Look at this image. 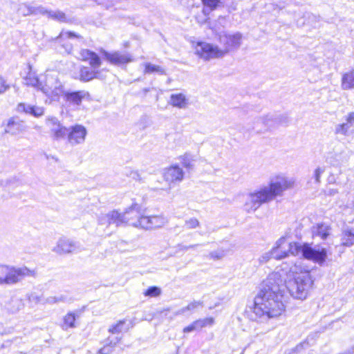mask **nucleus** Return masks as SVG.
I'll return each mask as SVG.
<instances>
[{
	"label": "nucleus",
	"instance_id": "nucleus-35",
	"mask_svg": "<svg viewBox=\"0 0 354 354\" xmlns=\"http://www.w3.org/2000/svg\"><path fill=\"white\" fill-rule=\"evenodd\" d=\"M145 73H158L159 74H164L165 70L160 66L151 64L150 63L145 64Z\"/></svg>",
	"mask_w": 354,
	"mask_h": 354
},
{
	"label": "nucleus",
	"instance_id": "nucleus-43",
	"mask_svg": "<svg viewBox=\"0 0 354 354\" xmlns=\"http://www.w3.org/2000/svg\"><path fill=\"white\" fill-rule=\"evenodd\" d=\"M225 256V252L223 250L213 251L209 254L211 259L214 260H220Z\"/></svg>",
	"mask_w": 354,
	"mask_h": 354
},
{
	"label": "nucleus",
	"instance_id": "nucleus-42",
	"mask_svg": "<svg viewBox=\"0 0 354 354\" xmlns=\"http://www.w3.org/2000/svg\"><path fill=\"white\" fill-rule=\"evenodd\" d=\"M203 4L209 8V10H214L219 3V0H202Z\"/></svg>",
	"mask_w": 354,
	"mask_h": 354
},
{
	"label": "nucleus",
	"instance_id": "nucleus-20",
	"mask_svg": "<svg viewBox=\"0 0 354 354\" xmlns=\"http://www.w3.org/2000/svg\"><path fill=\"white\" fill-rule=\"evenodd\" d=\"M64 94L67 102L75 105H80L82 99L89 95L88 93L85 91L66 92Z\"/></svg>",
	"mask_w": 354,
	"mask_h": 354
},
{
	"label": "nucleus",
	"instance_id": "nucleus-50",
	"mask_svg": "<svg viewBox=\"0 0 354 354\" xmlns=\"http://www.w3.org/2000/svg\"><path fill=\"white\" fill-rule=\"evenodd\" d=\"M64 48H66V51L68 53H71V51H72V46L71 45H68L67 44L66 46H64Z\"/></svg>",
	"mask_w": 354,
	"mask_h": 354
},
{
	"label": "nucleus",
	"instance_id": "nucleus-14",
	"mask_svg": "<svg viewBox=\"0 0 354 354\" xmlns=\"http://www.w3.org/2000/svg\"><path fill=\"white\" fill-rule=\"evenodd\" d=\"M286 241V236H281L276 241L274 246L271 249V254H272L273 259L281 260L288 257V252L284 247Z\"/></svg>",
	"mask_w": 354,
	"mask_h": 354
},
{
	"label": "nucleus",
	"instance_id": "nucleus-21",
	"mask_svg": "<svg viewBox=\"0 0 354 354\" xmlns=\"http://www.w3.org/2000/svg\"><path fill=\"white\" fill-rule=\"evenodd\" d=\"M214 322L213 318H205L198 319L192 322L190 325L183 328L184 333H190L194 330H200L207 325H212Z\"/></svg>",
	"mask_w": 354,
	"mask_h": 354
},
{
	"label": "nucleus",
	"instance_id": "nucleus-51",
	"mask_svg": "<svg viewBox=\"0 0 354 354\" xmlns=\"http://www.w3.org/2000/svg\"><path fill=\"white\" fill-rule=\"evenodd\" d=\"M198 245V244L189 245L186 246V248L187 249H194L196 247H197Z\"/></svg>",
	"mask_w": 354,
	"mask_h": 354
},
{
	"label": "nucleus",
	"instance_id": "nucleus-39",
	"mask_svg": "<svg viewBox=\"0 0 354 354\" xmlns=\"http://www.w3.org/2000/svg\"><path fill=\"white\" fill-rule=\"evenodd\" d=\"M160 294V288L156 286H151L144 292L145 296L150 297H156L159 296Z\"/></svg>",
	"mask_w": 354,
	"mask_h": 354
},
{
	"label": "nucleus",
	"instance_id": "nucleus-12",
	"mask_svg": "<svg viewBox=\"0 0 354 354\" xmlns=\"http://www.w3.org/2000/svg\"><path fill=\"white\" fill-rule=\"evenodd\" d=\"M47 125L50 127V133L56 140L64 138L66 136L68 129L62 126L56 118H49L46 120Z\"/></svg>",
	"mask_w": 354,
	"mask_h": 354
},
{
	"label": "nucleus",
	"instance_id": "nucleus-9",
	"mask_svg": "<svg viewBox=\"0 0 354 354\" xmlns=\"http://www.w3.org/2000/svg\"><path fill=\"white\" fill-rule=\"evenodd\" d=\"M80 245L77 242L65 237L60 238L52 251L59 255H65L75 253L80 251Z\"/></svg>",
	"mask_w": 354,
	"mask_h": 354
},
{
	"label": "nucleus",
	"instance_id": "nucleus-30",
	"mask_svg": "<svg viewBox=\"0 0 354 354\" xmlns=\"http://www.w3.org/2000/svg\"><path fill=\"white\" fill-rule=\"evenodd\" d=\"M203 301H194L191 303H189L187 306L180 308L178 311H176L174 314L175 315H183L187 311H193L196 309H197L198 307L203 306Z\"/></svg>",
	"mask_w": 354,
	"mask_h": 354
},
{
	"label": "nucleus",
	"instance_id": "nucleus-24",
	"mask_svg": "<svg viewBox=\"0 0 354 354\" xmlns=\"http://www.w3.org/2000/svg\"><path fill=\"white\" fill-rule=\"evenodd\" d=\"M342 245L350 247L354 244V228L347 227L342 234Z\"/></svg>",
	"mask_w": 354,
	"mask_h": 354
},
{
	"label": "nucleus",
	"instance_id": "nucleus-34",
	"mask_svg": "<svg viewBox=\"0 0 354 354\" xmlns=\"http://www.w3.org/2000/svg\"><path fill=\"white\" fill-rule=\"evenodd\" d=\"M71 38H77V39H82V36L80 35L76 34L74 32L71 31H62L59 36L56 38L57 40L59 41L60 42L64 41L66 39H71Z\"/></svg>",
	"mask_w": 354,
	"mask_h": 354
},
{
	"label": "nucleus",
	"instance_id": "nucleus-2",
	"mask_svg": "<svg viewBox=\"0 0 354 354\" xmlns=\"http://www.w3.org/2000/svg\"><path fill=\"white\" fill-rule=\"evenodd\" d=\"M295 184L293 178L283 174L272 177L268 185L248 195L244 204V209L248 213L255 212L263 203H269L277 196H281L286 190L293 188Z\"/></svg>",
	"mask_w": 354,
	"mask_h": 354
},
{
	"label": "nucleus",
	"instance_id": "nucleus-46",
	"mask_svg": "<svg viewBox=\"0 0 354 354\" xmlns=\"http://www.w3.org/2000/svg\"><path fill=\"white\" fill-rule=\"evenodd\" d=\"M324 171H325V169L323 167H317L315 170L314 174H313V178H315V182L317 183H320V177H321L322 174L324 172Z\"/></svg>",
	"mask_w": 354,
	"mask_h": 354
},
{
	"label": "nucleus",
	"instance_id": "nucleus-37",
	"mask_svg": "<svg viewBox=\"0 0 354 354\" xmlns=\"http://www.w3.org/2000/svg\"><path fill=\"white\" fill-rule=\"evenodd\" d=\"M125 320L119 321L117 324L109 328V332L113 334H118L122 332Z\"/></svg>",
	"mask_w": 354,
	"mask_h": 354
},
{
	"label": "nucleus",
	"instance_id": "nucleus-11",
	"mask_svg": "<svg viewBox=\"0 0 354 354\" xmlns=\"http://www.w3.org/2000/svg\"><path fill=\"white\" fill-rule=\"evenodd\" d=\"M257 121L261 122L269 128H274L279 125L287 124L289 122V118L285 114H267L257 118Z\"/></svg>",
	"mask_w": 354,
	"mask_h": 354
},
{
	"label": "nucleus",
	"instance_id": "nucleus-55",
	"mask_svg": "<svg viewBox=\"0 0 354 354\" xmlns=\"http://www.w3.org/2000/svg\"><path fill=\"white\" fill-rule=\"evenodd\" d=\"M164 311H169V309L168 308V309L164 310L161 313H163Z\"/></svg>",
	"mask_w": 354,
	"mask_h": 354
},
{
	"label": "nucleus",
	"instance_id": "nucleus-36",
	"mask_svg": "<svg viewBox=\"0 0 354 354\" xmlns=\"http://www.w3.org/2000/svg\"><path fill=\"white\" fill-rule=\"evenodd\" d=\"M86 62H88L91 68L94 69H98L101 65V59L100 57L94 52L91 56H89Z\"/></svg>",
	"mask_w": 354,
	"mask_h": 354
},
{
	"label": "nucleus",
	"instance_id": "nucleus-28",
	"mask_svg": "<svg viewBox=\"0 0 354 354\" xmlns=\"http://www.w3.org/2000/svg\"><path fill=\"white\" fill-rule=\"evenodd\" d=\"M178 160H180L181 165L187 169H192L194 167L193 162H194V158L193 156L189 153H185L183 155L178 157Z\"/></svg>",
	"mask_w": 354,
	"mask_h": 354
},
{
	"label": "nucleus",
	"instance_id": "nucleus-41",
	"mask_svg": "<svg viewBox=\"0 0 354 354\" xmlns=\"http://www.w3.org/2000/svg\"><path fill=\"white\" fill-rule=\"evenodd\" d=\"M93 53V51H91L90 50H88V49H82L79 52V55H78L77 58L80 60L86 62L89 57V56H91Z\"/></svg>",
	"mask_w": 354,
	"mask_h": 354
},
{
	"label": "nucleus",
	"instance_id": "nucleus-27",
	"mask_svg": "<svg viewBox=\"0 0 354 354\" xmlns=\"http://www.w3.org/2000/svg\"><path fill=\"white\" fill-rule=\"evenodd\" d=\"M24 84L27 86H31L32 87L37 88L39 90V88L42 86V83H41L37 77V76L32 72H29L26 77L24 79Z\"/></svg>",
	"mask_w": 354,
	"mask_h": 354
},
{
	"label": "nucleus",
	"instance_id": "nucleus-23",
	"mask_svg": "<svg viewBox=\"0 0 354 354\" xmlns=\"http://www.w3.org/2000/svg\"><path fill=\"white\" fill-rule=\"evenodd\" d=\"M341 87L343 90L354 89V69L343 74Z\"/></svg>",
	"mask_w": 354,
	"mask_h": 354
},
{
	"label": "nucleus",
	"instance_id": "nucleus-13",
	"mask_svg": "<svg viewBox=\"0 0 354 354\" xmlns=\"http://www.w3.org/2000/svg\"><path fill=\"white\" fill-rule=\"evenodd\" d=\"M184 178V171L178 165H173L165 169L164 179L168 183L181 182Z\"/></svg>",
	"mask_w": 354,
	"mask_h": 354
},
{
	"label": "nucleus",
	"instance_id": "nucleus-15",
	"mask_svg": "<svg viewBox=\"0 0 354 354\" xmlns=\"http://www.w3.org/2000/svg\"><path fill=\"white\" fill-rule=\"evenodd\" d=\"M105 58L112 64L120 65L132 62L131 56L127 53L120 52L108 53L104 51Z\"/></svg>",
	"mask_w": 354,
	"mask_h": 354
},
{
	"label": "nucleus",
	"instance_id": "nucleus-40",
	"mask_svg": "<svg viewBox=\"0 0 354 354\" xmlns=\"http://www.w3.org/2000/svg\"><path fill=\"white\" fill-rule=\"evenodd\" d=\"M199 226L200 222L196 218H190L185 221V227L188 230L196 229Z\"/></svg>",
	"mask_w": 354,
	"mask_h": 354
},
{
	"label": "nucleus",
	"instance_id": "nucleus-32",
	"mask_svg": "<svg viewBox=\"0 0 354 354\" xmlns=\"http://www.w3.org/2000/svg\"><path fill=\"white\" fill-rule=\"evenodd\" d=\"M46 15L52 19L57 20L60 22H66L67 19L64 12L60 10H48Z\"/></svg>",
	"mask_w": 354,
	"mask_h": 354
},
{
	"label": "nucleus",
	"instance_id": "nucleus-31",
	"mask_svg": "<svg viewBox=\"0 0 354 354\" xmlns=\"http://www.w3.org/2000/svg\"><path fill=\"white\" fill-rule=\"evenodd\" d=\"M121 338L115 337L113 340H109V344L100 348L97 354H110L113 352L114 347L120 341Z\"/></svg>",
	"mask_w": 354,
	"mask_h": 354
},
{
	"label": "nucleus",
	"instance_id": "nucleus-26",
	"mask_svg": "<svg viewBox=\"0 0 354 354\" xmlns=\"http://www.w3.org/2000/svg\"><path fill=\"white\" fill-rule=\"evenodd\" d=\"M68 301V297L66 295L59 294L57 295L49 296L44 298V304L50 305L57 304L59 303H65Z\"/></svg>",
	"mask_w": 354,
	"mask_h": 354
},
{
	"label": "nucleus",
	"instance_id": "nucleus-16",
	"mask_svg": "<svg viewBox=\"0 0 354 354\" xmlns=\"http://www.w3.org/2000/svg\"><path fill=\"white\" fill-rule=\"evenodd\" d=\"M19 113H24L32 115L36 118L41 117L44 114V108L42 106H32L26 103H19L17 106Z\"/></svg>",
	"mask_w": 354,
	"mask_h": 354
},
{
	"label": "nucleus",
	"instance_id": "nucleus-44",
	"mask_svg": "<svg viewBox=\"0 0 354 354\" xmlns=\"http://www.w3.org/2000/svg\"><path fill=\"white\" fill-rule=\"evenodd\" d=\"M272 258V254H271V250L268 252L263 253L259 258V261L260 263H266L270 259Z\"/></svg>",
	"mask_w": 354,
	"mask_h": 354
},
{
	"label": "nucleus",
	"instance_id": "nucleus-53",
	"mask_svg": "<svg viewBox=\"0 0 354 354\" xmlns=\"http://www.w3.org/2000/svg\"><path fill=\"white\" fill-rule=\"evenodd\" d=\"M186 246L187 245H180V247L181 248V250H187L188 249L186 248Z\"/></svg>",
	"mask_w": 354,
	"mask_h": 354
},
{
	"label": "nucleus",
	"instance_id": "nucleus-29",
	"mask_svg": "<svg viewBox=\"0 0 354 354\" xmlns=\"http://www.w3.org/2000/svg\"><path fill=\"white\" fill-rule=\"evenodd\" d=\"M77 316L74 313H67L63 319V324L62 326L64 330H67L68 328L75 327V319Z\"/></svg>",
	"mask_w": 354,
	"mask_h": 354
},
{
	"label": "nucleus",
	"instance_id": "nucleus-17",
	"mask_svg": "<svg viewBox=\"0 0 354 354\" xmlns=\"http://www.w3.org/2000/svg\"><path fill=\"white\" fill-rule=\"evenodd\" d=\"M18 12L23 16L26 17L39 14L44 15L47 12V10L42 6H32L28 3H22L19 6Z\"/></svg>",
	"mask_w": 354,
	"mask_h": 354
},
{
	"label": "nucleus",
	"instance_id": "nucleus-5",
	"mask_svg": "<svg viewBox=\"0 0 354 354\" xmlns=\"http://www.w3.org/2000/svg\"><path fill=\"white\" fill-rule=\"evenodd\" d=\"M287 252H288V255L292 254L297 256L301 254L304 258L319 263L325 261L326 257V252L324 249H322L321 250H315L307 245H301L297 242H290Z\"/></svg>",
	"mask_w": 354,
	"mask_h": 354
},
{
	"label": "nucleus",
	"instance_id": "nucleus-49",
	"mask_svg": "<svg viewBox=\"0 0 354 354\" xmlns=\"http://www.w3.org/2000/svg\"><path fill=\"white\" fill-rule=\"evenodd\" d=\"M338 193V191L337 189H328L326 191V194L328 196H334Z\"/></svg>",
	"mask_w": 354,
	"mask_h": 354
},
{
	"label": "nucleus",
	"instance_id": "nucleus-25",
	"mask_svg": "<svg viewBox=\"0 0 354 354\" xmlns=\"http://www.w3.org/2000/svg\"><path fill=\"white\" fill-rule=\"evenodd\" d=\"M330 227L328 225L321 223L317 224L316 227H313V233L315 236H318L322 239H326L329 235Z\"/></svg>",
	"mask_w": 354,
	"mask_h": 354
},
{
	"label": "nucleus",
	"instance_id": "nucleus-6",
	"mask_svg": "<svg viewBox=\"0 0 354 354\" xmlns=\"http://www.w3.org/2000/svg\"><path fill=\"white\" fill-rule=\"evenodd\" d=\"M39 90L54 100H58L64 93V86L56 73H46L44 84H42Z\"/></svg>",
	"mask_w": 354,
	"mask_h": 354
},
{
	"label": "nucleus",
	"instance_id": "nucleus-19",
	"mask_svg": "<svg viewBox=\"0 0 354 354\" xmlns=\"http://www.w3.org/2000/svg\"><path fill=\"white\" fill-rule=\"evenodd\" d=\"M25 130L26 127L24 124V122L16 120L14 118H11L8 120V123L5 128V132L12 135H16Z\"/></svg>",
	"mask_w": 354,
	"mask_h": 354
},
{
	"label": "nucleus",
	"instance_id": "nucleus-38",
	"mask_svg": "<svg viewBox=\"0 0 354 354\" xmlns=\"http://www.w3.org/2000/svg\"><path fill=\"white\" fill-rule=\"evenodd\" d=\"M350 128L351 126L347 122L343 124H337L335 127V133L337 134L346 136L347 135Z\"/></svg>",
	"mask_w": 354,
	"mask_h": 354
},
{
	"label": "nucleus",
	"instance_id": "nucleus-56",
	"mask_svg": "<svg viewBox=\"0 0 354 354\" xmlns=\"http://www.w3.org/2000/svg\"><path fill=\"white\" fill-rule=\"evenodd\" d=\"M203 12H204L205 13H206V9H205V8L203 10Z\"/></svg>",
	"mask_w": 354,
	"mask_h": 354
},
{
	"label": "nucleus",
	"instance_id": "nucleus-52",
	"mask_svg": "<svg viewBox=\"0 0 354 354\" xmlns=\"http://www.w3.org/2000/svg\"><path fill=\"white\" fill-rule=\"evenodd\" d=\"M306 344H308L306 343V342H304V343L301 344L300 345H297V347H296V350L299 351L300 347H303Z\"/></svg>",
	"mask_w": 354,
	"mask_h": 354
},
{
	"label": "nucleus",
	"instance_id": "nucleus-22",
	"mask_svg": "<svg viewBox=\"0 0 354 354\" xmlns=\"http://www.w3.org/2000/svg\"><path fill=\"white\" fill-rule=\"evenodd\" d=\"M169 103L178 109H185L187 105V99L183 93H174L170 96Z\"/></svg>",
	"mask_w": 354,
	"mask_h": 354
},
{
	"label": "nucleus",
	"instance_id": "nucleus-33",
	"mask_svg": "<svg viewBox=\"0 0 354 354\" xmlns=\"http://www.w3.org/2000/svg\"><path fill=\"white\" fill-rule=\"evenodd\" d=\"M24 307V303L22 299L14 298L11 299L9 309L15 313L23 309Z\"/></svg>",
	"mask_w": 354,
	"mask_h": 354
},
{
	"label": "nucleus",
	"instance_id": "nucleus-47",
	"mask_svg": "<svg viewBox=\"0 0 354 354\" xmlns=\"http://www.w3.org/2000/svg\"><path fill=\"white\" fill-rule=\"evenodd\" d=\"M29 300L35 303H39L41 301L44 303V299H42L41 296L33 293L29 296Z\"/></svg>",
	"mask_w": 354,
	"mask_h": 354
},
{
	"label": "nucleus",
	"instance_id": "nucleus-48",
	"mask_svg": "<svg viewBox=\"0 0 354 354\" xmlns=\"http://www.w3.org/2000/svg\"><path fill=\"white\" fill-rule=\"evenodd\" d=\"M346 122L350 124L351 127L354 126V112L349 113L346 117Z\"/></svg>",
	"mask_w": 354,
	"mask_h": 354
},
{
	"label": "nucleus",
	"instance_id": "nucleus-10",
	"mask_svg": "<svg viewBox=\"0 0 354 354\" xmlns=\"http://www.w3.org/2000/svg\"><path fill=\"white\" fill-rule=\"evenodd\" d=\"M87 135L86 129L81 124H75L68 129L67 140L71 146L83 144Z\"/></svg>",
	"mask_w": 354,
	"mask_h": 354
},
{
	"label": "nucleus",
	"instance_id": "nucleus-8",
	"mask_svg": "<svg viewBox=\"0 0 354 354\" xmlns=\"http://www.w3.org/2000/svg\"><path fill=\"white\" fill-rule=\"evenodd\" d=\"M167 223V219L163 215L138 216L130 223V225L147 230H152L164 227Z\"/></svg>",
	"mask_w": 354,
	"mask_h": 354
},
{
	"label": "nucleus",
	"instance_id": "nucleus-7",
	"mask_svg": "<svg viewBox=\"0 0 354 354\" xmlns=\"http://www.w3.org/2000/svg\"><path fill=\"white\" fill-rule=\"evenodd\" d=\"M137 205H132L124 214H120L118 211L113 210L107 214H102L98 218V223L102 225H110L115 224L119 226L124 222H128L129 224L133 222V220L129 216L134 213V209Z\"/></svg>",
	"mask_w": 354,
	"mask_h": 354
},
{
	"label": "nucleus",
	"instance_id": "nucleus-45",
	"mask_svg": "<svg viewBox=\"0 0 354 354\" xmlns=\"http://www.w3.org/2000/svg\"><path fill=\"white\" fill-rule=\"evenodd\" d=\"M10 88V85L7 84L6 80L0 76V94L4 93Z\"/></svg>",
	"mask_w": 354,
	"mask_h": 354
},
{
	"label": "nucleus",
	"instance_id": "nucleus-1",
	"mask_svg": "<svg viewBox=\"0 0 354 354\" xmlns=\"http://www.w3.org/2000/svg\"><path fill=\"white\" fill-rule=\"evenodd\" d=\"M313 284L308 269L297 262L288 272H274L269 274L265 285L254 299L255 314L268 318H276L286 310L284 287L296 299L307 298Z\"/></svg>",
	"mask_w": 354,
	"mask_h": 354
},
{
	"label": "nucleus",
	"instance_id": "nucleus-18",
	"mask_svg": "<svg viewBox=\"0 0 354 354\" xmlns=\"http://www.w3.org/2000/svg\"><path fill=\"white\" fill-rule=\"evenodd\" d=\"M80 80L82 82H88L94 78L102 79L101 71L98 69L82 66L80 69Z\"/></svg>",
	"mask_w": 354,
	"mask_h": 354
},
{
	"label": "nucleus",
	"instance_id": "nucleus-4",
	"mask_svg": "<svg viewBox=\"0 0 354 354\" xmlns=\"http://www.w3.org/2000/svg\"><path fill=\"white\" fill-rule=\"evenodd\" d=\"M36 272L26 266L0 265V286H10L21 283L26 277H35Z\"/></svg>",
	"mask_w": 354,
	"mask_h": 354
},
{
	"label": "nucleus",
	"instance_id": "nucleus-3",
	"mask_svg": "<svg viewBox=\"0 0 354 354\" xmlns=\"http://www.w3.org/2000/svg\"><path fill=\"white\" fill-rule=\"evenodd\" d=\"M242 37V34L239 32L231 33L222 31L216 34V39L221 48L207 42H198L194 47L195 53L205 61L221 58L230 51L238 49L241 44Z\"/></svg>",
	"mask_w": 354,
	"mask_h": 354
},
{
	"label": "nucleus",
	"instance_id": "nucleus-54",
	"mask_svg": "<svg viewBox=\"0 0 354 354\" xmlns=\"http://www.w3.org/2000/svg\"><path fill=\"white\" fill-rule=\"evenodd\" d=\"M133 174H134L135 176H136L138 178V179L140 180V176H139V174H137L136 172H135V173H133Z\"/></svg>",
	"mask_w": 354,
	"mask_h": 354
}]
</instances>
